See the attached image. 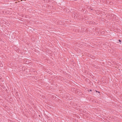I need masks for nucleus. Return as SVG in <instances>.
<instances>
[{
    "mask_svg": "<svg viewBox=\"0 0 122 122\" xmlns=\"http://www.w3.org/2000/svg\"><path fill=\"white\" fill-rule=\"evenodd\" d=\"M119 42H121V40H119Z\"/></svg>",
    "mask_w": 122,
    "mask_h": 122,
    "instance_id": "nucleus-1",
    "label": "nucleus"
}]
</instances>
